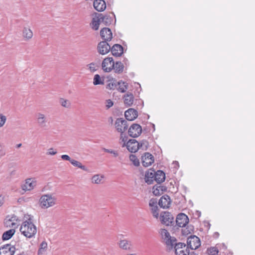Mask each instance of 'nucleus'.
<instances>
[{
    "label": "nucleus",
    "mask_w": 255,
    "mask_h": 255,
    "mask_svg": "<svg viewBox=\"0 0 255 255\" xmlns=\"http://www.w3.org/2000/svg\"><path fill=\"white\" fill-rule=\"evenodd\" d=\"M20 231L22 235L28 238L33 237L36 234L37 232L36 227L33 224L30 217L27 220L22 223Z\"/></svg>",
    "instance_id": "nucleus-1"
},
{
    "label": "nucleus",
    "mask_w": 255,
    "mask_h": 255,
    "mask_svg": "<svg viewBox=\"0 0 255 255\" xmlns=\"http://www.w3.org/2000/svg\"><path fill=\"white\" fill-rule=\"evenodd\" d=\"M56 202V198L50 194H44L39 199L40 205L42 209H47L54 206Z\"/></svg>",
    "instance_id": "nucleus-2"
},
{
    "label": "nucleus",
    "mask_w": 255,
    "mask_h": 255,
    "mask_svg": "<svg viewBox=\"0 0 255 255\" xmlns=\"http://www.w3.org/2000/svg\"><path fill=\"white\" fill-rule=\"evenodd\" d=\"M159 234L166 246L172 248L176 242V238L171 237L167 230L164 229H161L159 231Z\"/></svg>",
    "instance_id": "nucleus-3"
},
{
    "label": "nucleus",
    "mask_w": 255,
    "mask_h": 255,
    "mask_svg": "<svg viewBox=\"0 0 255 255\" xmlns=\"http://www.w3.org/2000/svg\"><path fill=\"white\" fill-rule=\"evenodd\" d=\"M160 219L162 224L166 226H173L174 217L168 212H163L160 214Z\"/></svg>",
    "instance_id": "nucleus-4"
},
{
    "label": "nucleus",
    "mask_w": 255,
    "mask_h": 255,
    "mask_svg": "<svg viewBox=\"0 0 255 255\" xmlns=\"http://www.w3.org/2000/svg\"><path fill=\"white\" fill-rule=\"evenodd\" d=\"M187 243V247H189L191 250L197 249L201 245L199 238L196 236H191L188 237Z\"/></svg>",
    "instance_id": "nucleus-5"
},
{
    "label": "nucleus",
    "mask_w": 255,
    "mask_h": 255,
    "mask_svg": "<svg viewBox=\"0 0 255 255\" xmlns=\"http://www.w3.org/2000/svg\"><path fill=\"white\" fill-rule=\"evenodd\" d=\"M175 253L176 255H187L189 250L185 244L181 243H176L174 245Z\"/></svg>",
    "instance_id": "nucleus-6"
},
{
    "label": "nucleus",
    "mask_w": 255,
    "mask_h": 255,
    "mask_svg": "<svg viewBox=\"0 0 255 255\" xmlns=\"http://www.w3.org/2000/svg\"><path fill=\"white\" fill-rule=\"evenodd\" d=\"M142 131L141 127L137 124H132L128 129V134L129 136L132 137H137L139 136Z\"/></svg>",
    "instance_id": "nucleus-7"
},
{
    "label": "nucleus",
    "mask_w": 255,
    "mask_h": 255,
    "mask_svg": "<svg viewBox=\"0 0 255 255\" xmlns=\"http://www.w3.org/2000/svg\"><path fill=\"white\" fill-rule=\"evenodd\" d=\"M115 126L117 130L122 134L127 129L128 125L127 121L119 118L117 119Z\"/></svg>",
    "instance_id": "nucleus-8"
},
{
    "label": "nucleus",
    "mask_w": 255,
    "mask_h": 255,
    "mask_svg": "<svg viewBox=\"0 0 255 255\" xmlns=\"http://www.w3.org/2000/svg\"><path fill=\"white\" fill-rule=\"evenodd\" d=\"M97 49L100 54L105 55L110 51L111 46L108 43L107 41L104 40L99 43Z\"/></svg>",
    "instance_id": "nucleus-9"
},
{
    "label": "nucleus",
    "mask_w": 255,
    "mask_h": 255,
    "mask_svg": "<svg viewBox=\"0 0 255 255\" xmlns=\"http://www.w3.org/2000/svg\"><path fill=\"white\" fill-rule=\"evenodd\" d=\"M126 145L128 150L132 153L136 152L139 149V143L134 139H129Z\"/></svg>",
    "instance_id": "nucleus-10"
},
{
    "label": "nucleus",
    "mask_w": 255,
    "mask_h": 255,
    "mask_svg": "<svg viewBox=\"0 0 255 255\" xmlns=\"http://www.w3.org/2000/svg\"><path fill=\"white\" fill-rule=\"evenodd\" d=\"M15 248L13 246L6 244L0 248V255H13Z\"/></svg>",
    "instance_id": "nucleus-11"
},
{
    "label": "nucleus",
    "mask_w": 255,
    "mask_h": 255,
    "mask_svg": "<svg viewBox=\"0 0 255 255\" xmlns=\"http://www.w3.org/2000/svg\"><path fill=\"white\" fill-rule=\"evenodd\" d=\"M189 222V219L184 213H180L177 216L176 223L179 227H184Z\"/></svg>",
    "instance_id": "nucleus-12"
},
{
    "label": "nucleus",
    "mask_w": 255,
    "mask_h": 255,
    "mask_svg": "<svg viewBox=\"0 0 255 255\" xmlns=\"http://www.w3.org/2000/svg\"><path fill=\"white\" fill-rule=\"evenodd\" d=\"M114 60L112 57H107L103 60L102 62V68L104 71L109 72L112 70V67L114 66Z\"/></svg>",
    "instance_id": "nucleus-13"
},
{
    "label": "nucleus",
    "mask_w": 255,
    "mask_h": 255,
    "mask_svg": "<svg viewBox=\"0 0 255 255\" xmlns=\"http://www.w3.org/2000/svg\"><path fill=\"white\" fill-rule=\"evenodd\" d=\"M142 164L144 167H148L151 165L154 162V157L153 155L148 153L146 152L141 157Z\"/></svg>",
    "instance_id": "nucleus-14"
},
{
    "label": "nucleus",
    "mask_w": 255,
    "mask_h": 255,
    "mask_svg": "<svg viewBox=\"0 0 255 255\" xmlns=\"http://www.w3.org/2000/svg\"><path fill=\"white\" fill-rule=\"evenodd\" d=\"M100 35L104 40L107 41H111L113 38L111 29L107 27L103 28L101 30Z\"/></svg>",
    "instance_id": "nucleus-15"
},
{
    "label": "nucleus",
    "mask_w": 255,
    "mask_h": 255,
    "mask_svg": "<svg viewBox=\"0 0 255 255\" xmlns=\"http://www.w3.org/2000/svg\"><path fill=\"white\" fill-rule=\"evenodd\" d=\"M171 204V199L170 197L167 195L162 196L159 199L158 202L159 206L162 208H168Z\"/></svg>",
    "instance_id": "nucleus-16"
},
{
    "label": "nucleus",
    "mask_w": 255,
    "mask_h": 255,
    "mask_svg": "<svg viewBox=\"0 0 255 255\" xmlns=\"http://www.w3.org/2000/svg\"><path fill=\"white\" fill-rule=\"evenodd\" d=\"M125 116L127 120L132 121L137 117L138 113L136 110L130 108L125 112Z\"/></svg>",
    "instance_id": "nucleus-17"
},
{
    "label": "nucleus",
    "mask_w": 255,
    "mask_h": 255,
    "mask_svg": "<svg viewBox=\"0 0 255 255\" xmlns=\"http://www.w3.org/2000/svg\"><path fill=\"white\" fill-rule=\"evenodd\" d=\"M37 124L41 128H44L46 126V123L48 121L47 118L45 115L41 113H38L36 115Z\"/></svg>",
    "instance_id": "nucleus-18"
},
{
    "label": "nucleus",
    "mask_w": 255,
    "mask_h": 255,
    "mask_svg": "<svg viewBox=\"0 0 255 255\" xmlns=\"http://www.w3.org/2000/svg\"><path fill=\"white\" fill-rule=\"evenodd\" d=\"M110 50L114 56L119 57L123 53V47L120 44H115L111 47Z\"/></svg>",
    "instance_id": "nucleus-19"
},
{
    "label": "nucleus",
    "mask_w": 255,
    "mask_h": 255,
    "mask_svg": "<svg viewBox=\"0 0 255 255\" xmlns=\"http://www.w3.org/2000/svg\"><path fill=\"white\" fill-rule=\"evenodd\" d=\"M93 5L95 9L98 11H103L106 7V2L104 0H95Z\"/></svg>",
    "instance_id": "nucleus-20"
},
{
    "label": "nucleus",
    "mask_w": 255,
    "mask_h": 255,
    "mask_svg": "<svg viewBox=\"0 0 255 255\" xmlns=\"http://www.w3.org/2000/svg\"><path fill=\"white\" fill-rule=\"evenodd\" d=\"M155 172L154 170H148L145 174V181L148 184L153 183L155 178Z\"/></svg>",
    "instance_id": "nucleus-21"
},
{
    "label": "nucleus",
    "mask_w": 255,
    "mask_h": 255,
    "mask_svg": "<svg viewBox=\"0 0 255 255\" xmlns=\"http://www.w3.org/2000/svg\"><path fill=\"white\" fill-rule=\"evenodd\" d=\"M105 176L103 174H95L91 179L92 183L95 184H101L104 182Z\"/></svg>",
    "instance_id": "nucleus-22"
},
{
    "label": "nucleus",
    "mask_w": 255,
    "mask_h": 255,
    "mask_svg": "<svg viewBox=\"0 0 255 255\" xmlns=\"http://www.w3.org/2000/svg\"><path fill=\"white\" fill-rule=\"evenodd\" d=\"M165 179V174L161 170H158L155 172L154 180L158 184L164 181Z\"/></svg>",
    "instance_id": "nucleus-23"
},
{
    "label": "nucleus",
    "mask_w": 255,
    "mask_h": 255,
    "mask_svg": "<svg viewBox=\"0 0 255 255\" xmlns=\"http://www.w3.org/2000/svg\"><path fill=\"white\" fill-rule=\"evenodd\" d=\"M165 187L160 185L159 184L154 185L152 188L153 194L155 196L161 195L164 191H165Z\"/></svg>",
    "instance_id": "nucleus-24"
},
{
    "label": "nucleus",
    "mask_w": 255,
    "mask_h": 255,
    "mask_svg": "<svg viewBox=\"0 0 255 255\" xmlns=\"http://www.w3.org/2000/svg\"><path fill=\"white\" fill-rule=\"evenodd\" d=\"M124 103L127 106H131L133 102L134 97L131 93H127L124 97Z\"/></svg>",
    "instance_id": "nucleus-25"
},
{
    "label": "nucleus",
    "mask_w": 255,
    "mask_h": 255,
    "mask_svg": "<svg viewBox=\"0 0 255 255\" xmlns=\"http://www.w3.org/2000/svg\"><path fill=\"white\" fill-rule=\"evenodd\" d=\"M99 17L101 21V23H103L106 25H109L111 24L113 18L110 15H103L102 14H99Z\"/></svg>",
    "instance_id": "nucleus-26"
},
{
    "label": "nucleus",
    "mask_w": 255,
    "mask_h": 255,
    "mask_svg": "<svg viewBox=\"0 0 255 255\" xmlns=\"http://www.w3.org/2000/svg\"><path fill=\"white\" fill-rule=\"evenodd\" d=\"M124 68V64L121 61H117L116 63L114 62L112 69H114L116 73H122L123 72Z\"/></svg>",
    "instance_id": "nucleus-27"
},
{
    "label": "nucleus",
    "mask_w": 255,
    "mask_h": 255,
    "mask_svg": "<svg viewBox=\"0 0 255 255\" xmlns=\"http://www.w3.org/2000/svg\"><path fill=\"white\" fill-rule=\"evenodd\" d=\"M131 243L127 240H121L119 243L120 248L125 250H128L131 249Z\"/></svg>",
    "instance_id": "nucleus-28"
},
{
    "label": "nucleus",
    "mask_w": 255,
    "mask_h": 255,
    "mask_svg": "<svg viewBox=\"0 0 255 255\" xmlns=\"http://www.w3.org/2000/svg\"><path fill=\"white\" fill-rule=\"evenodd\" d=\"M34 186V183L31 180V179H28L26 180V182L22 186V188L25 191H30L32 190Z\"/></svg>",
    "instance_id": "nucleus-29"
},
{
    "label": "nucleus",
    "mask_w": 255,
    "mask_h": 255,
    "mask_svg": "<svg viewBox=\"0 0 255 255\" xmlns=\"http://www.w3.org/2000/svg\"><path fill=\"white\" fill-rule=\"evenodd\" d=\"M15 231L14 229H10L3 233L2 236V239L3 241L10 239L14 234Z\"/></svg>",
    "instance_id": "nucleus-30"
},
{
    "label": "nucleus",
    "mask_w": 255,
    "mask_h": 255,
    "mask_svg": "<svg viewBox=\"0 0 255 255\" xmlns=\"http://www.w3.org/2000/svg\"><path fill=\"white\" fill-rule=\"evenodd\" d=\"M118 90L122 93H124L128 89V84L126 82L121 80L117 82Z\"/></svg>",
    "instance_id": "nucleus-31"
},
{
    "label": "nucleus",
    "mask_w": 255,
    "mask_h": 255,
    "mask_svg": "<svg viewBox=\"0 0 255 255\" xmlns=\"http://www.w3.org/2000/svg\"><path fill=\"white\" fill-rule=\"evenodd\" d=\"M101 23V21L99 16L93 18L92 21L91 23V26L94 30H97L98 29L99 25Z\"/></svg>",
    "instance_id": "nucleus-32"
},
{
    "label": "nucleus",
    "mask_w": 255,
    "mask_h": 255,
    "mask_svg": "<svg viewBox=\"0 0 255 255\" xmlns=\"http://www.w3.org/2000/svg\"><path fill=\"white\" fill-rule=\"evenodd\" d=\"M23 36L26 39L29 40L33 36V32L30 28L24 27L23 30Z\"/></svg>",
    "instance_id": "nucleus-33"
},
{
    "label": "nucleus",
    "mask_w": 255,
    "mask_h": 255,
    "mask_svg": "<svg viewBox=\"0 0 255 255\" xmlns=\"http://www.w3.org/2000/svg\"><path fill=\"white\" fill-rule=\"evenodd\" d=\"M71 163L74 166L77 167L84 171H88V168L84 165H83L82 163L76 160L73 159L71 161Z\"/></svg>",
    "instance_id": "nucleus-34"
},
{
    "label": "nucleus",
    "mask_w": 255,
    "mask_h": 255,
    "mask_svg": "<svg viewBox=\"0 0 255 255\" xmlns=\"http://www.w3.org/2000/svg\"><path fill=\"white\" fill-rule=\"evenodd\" d=\"M207 253L208 255H217L219 253V250L216 247H212L208 248Z\"/></svg>",
    "instance_id": "nucleus-35"
},
{
    "label": "nucleus",
    "mask_w": 255,
    "mask_h": 255,
    "mask_svg": "<svg viewBox=\"0 0 255 255\" xmlns=\"http://www.w3.org/2000/svg\"><path fill=\"white\" fill-rule=\"evenodd\" d=\"M93 84L94 85L104 84L103 80H102L99 74H96L94 76L93 79Z\"/></svg>",
    "instance_id": "nucleus-36"
},
{
    "label": "nucleus",
    "mask_w": 255,
    "mask_h": 255,
    "mask_svg": "<svg viewBox=\"0 0 255 255\" xmlns=\"http://www.w3.org/2000/svg\"><path fill=\"white\" fill-rule=\"evenodd\" d=\"M59 102H60V104H61V105L63 107H65L66 108H69L70 107L71 103L67 100H65L63 98H61L59 100Z\"/></svg>",
    "instance_id": "nucleus-37"
},
{
    "label": "nucleus",
    "mask_w": 255,
    "mask_h": 255,
    "mask_svg": "<svg viewBox=\"0 0 255 255\" xmlns=\"http://www.w3.org/2000/svg\"><path fill=\"white\" fill-rule=\"evenodd\" d=\"M129 159L130 161H131L133 163V164L136 166H137L139 165V162L138 159L137 158L135 155L133 154H131L129 156Z\"/></svg>",
    "instance_id": "nucleus-38"
},
{
    "label": "nucleus",
    "mask_w": 255,
    "mask_h": 255,
    "mask_svg": "<svg viewBox=\"0 0 255 255\" xmlns=\"http://www.w3.org/2000/svg\"><path fill=\"white\" fill-rule=\"evenodd\" d=\"M47 248V244L45 241H43L40 245V248L38 250V254L42 253Z\"/></svg>",
    "instance_id": "nucleus-39"
},
{
    "label": "nucleus",
    "mask_w": 255,
    "mask_h": 255,
    "mask_svg": "<svg viewBox=\"0 0 255 255\" xmlns=\"http://www.w3.org/2000/svg\"><path fill=\"white\" fill-rule=\"evenodd\" d=\"M139 143V148L146 150L148 146V142L146 140H142Z\"/></svg>",
    "instance_id": "nucleus-40"
},
{
    "label": "nucleus",
    "mask_w": 255,
    "mask_h": 255,
    "mask_svg": "<svg viewBox=\"0 0 255 255\" xmlns=\"http://www.w3.org/2000/svg\"><path fill=\"white\" fill-rule=\"evenodd\" d=\"M151 211L154 217L157 219L159 217L158 207H153L151 208Z\"/></svg>",
    "instance_id": "nucleus-41"
},
{
    "label": "nucleus",
    "mask_w": 255,
    "mask_h": 255,
    "mask_svg": "<svg viewBox=\"0 0 255 255\" xmlns=\"http://www.w3.org/2000/svg\"><path fill=\"white\" fill-rule=\"evenodd\" d=\"M107 88L110 90H114L117 88V83L116 82H110L107 86Z\"/></svg>",
    "instance_id": "nucleus-42"
},
{
    "label": "nucleus",
    "mask_w": 255,
    "mask_h": 255,
    "mask_svg": "<svg viewBox=\"0 0 255 255\" xmlns=\"http://www.w3.org/2000/svg\"><path fill=\"white\" fill-rule=\"evenodd\" d=\"M6 120V117L2 114H0V127H2L4 125Z\"/></svg>",
    "instance_id": "nucleus-43"
},
{
    "label": "nucleus",
    "mask_w": 255,
    "mask_h": 255,
    "mask_svg": "<svg viewBox=\"0 0 255 255\" xmlns=\"http://www.w3.org/2000/svg\"><path fill=\"white\" fill-rule=\"evenodd\" d=\"M87 67L91 72H95L97 70L96 64L94 63H91L87 65Z\"/></svg>",
    "instance_id": "nucleus-44"
},
{
    "label": "nucleus",
    "mask_w": 255,
    "mask_h": 255,
    "mask_svg": "<svg viewBox=\"0 0 255 255\" xmlns=\"http://www.w3.org/2000/svg\"><path fill=\"white\" fill-rule=\"evenodd\" d=\"M103 150L105 151L106 152H108V153H110L113 154L114 156L115 157H116L118 156V153L117 152V151H115L114 150L109 149H107V148H103Z\"/></svg>",
    "instance_id": "nucleus-45"
},
{
    "label": "nucleus",
    "mask_w": 255,
    "mask_h": 255,
    "mask_svg": "<svg viewBox=\"0 0 255 255\" xmlns=\"http://www.w3.org/2000/svg\"><path fill=\"white\" fill-rule=\"evenodd\" d=\"M149 206L151 207V208L153 207H158L157 206V201L155 199H151L149 201Z\"/></svg>",
    "instance_id": "nucleus-46"
},
{
    "label": "nucleus",
    "mask_w": 255,
    "mask_h": 255,
    "mask_svg": "<svg viewBox=\"0 0 255 255\" xmlns=\"http://www.w3.org/2000/svg\"><path fill=\"white\" fill-rule=\"evenodd\" d=\"M113 105L114 103L111 100L108 99L106 101V107L107 109L112 107L113 106Z\"/></svg>",
    "instance_id": "nucleus-47"
},
{
    "label": "nucleus",
    "mask_w": 255,
    "mask_h": 255,
    "mask_svg": "<svg viewBox=\"0 0 255 255\" xmlns=\"http://www.w3.org/2000/svg\"><path fill=\"white\" fill-rule=\"evenodd\" d=\"M57 153V151L53 148L48 149L46 154L47 155H54Z\"/></svg>",
    "instance_id": "nucleus-48"
},
{
    "label": "nucleus",
    "mask_w": 255,
    "mask_h": 255,
    "mask_svg": "<svg viewBox=\"0 0 255 255\" xmlns=\"http://www.w3.org/2000/svg\"><path fill=\"white\" fill-rule=\"evenodd\" d=\"M61 157L63 160H67L70 161V162L72 160V159H71L69 155L66 154L62 155Z\"/></svg>",
    "instance_id": "nucleus-49"
},
{
    "label": "nucleus",
    "mask_w": 255,
    "mask_h": 255,
    "mask_svg": "<svg viewBox=\"0 0 255 255\" xmlns=\"http://www.w3.org/2000/svg\"><path fill=\"white\" fill-rule=\"evenodd\" d=\"M15 217H12L10 219L7 220L5 224L7 227H11V223L12 221H14Z\"/></svg>",
    "instance_id": "nucleus-50"
},
{
    "label": "nucleus",
    "mask_w": 255,
    "mask_h": 255,
    "mask_svg": "<svg viewBox=\"0 0 255 255\" xmlns=\"http://www.w3.org/2000/svg\"><path fill=\"white\" fill-rule=\"evenodd\" d=\"M187 255H198L197 254L195 253L193 250H192L191 252H190V251H189V254H187Z\"/></svg>",
    "instance_id": "nucleus-51"
},
{
    "label": "nucleus",
    "mask_w": 255,
    "mask_h": 255,
    "mask_svg": "<svg viewBox=\"0 0 255 255\" xmlns=\"http://www.w3.org/2000/svg\"><path fill=\"white\" fill-rule=\"evenodd\" d=\"M3 198L0 196V206L3 204Z\"/></svg>",
    "instance_id": "nucleus-52"
},
{
    "label": "nucleus",
    "mask_w": 255,
    "mask_h": 255,
    "mask_svg": "<svg viewBox=\"0 0 255 255\" xmlns=\"http://www.w3.org/2000/svg\"><path fill=\"white\" fill-rule=\"evenodd\" d=\"M16 226V224L14 222H13V221H12L11 222V227H15Z\"/></svg>",
    "instance_id": "nucleus-53"
},
{
    "label": "nucleus",
    "mask_w": 255,
    "mask_h": 255,
    "mask_svg": "<svg viewBox=\"0 0 255 255\" xmlns=\"http://www.w3.org/2000/svg\"><path fill=\"white\" fill-rule=\"evenodd\" d=\"M22 145V144L21 143H19V144H17L16 145V147L18 148L19 147H20Z\"/></svg>",
    "instance_id": "nucleus-54"
},
{
    "label": "nucleus",
    "mask_w": 255,
    "mask_h": 255,
    "mask_svg": "<svg viewBox=\"0 0 255 255\" xmlns=\"http://www.w3.org/2000/svg\"><path fill=\"white\" fill-rule=\"evenodd\" d=\"M182 232L184 234H188V232H189L190 233V232L188 230L186 231V230H183Z\"/></svg>",
    "instance_id": "nucleus-55"
},
{
    "label": "nucleus",
    "mask_w": 255,
    "mask_h": 255,
    "mask_svg": "<svg viewBox=\"0 0 255 255\" xmlns=\"http://www.w3.org/2000/svg\"><path fill=\"white\" fill-rule=\"evenodd\" d=\"M219 234L218 233L216 232L215 233V236H216L217 237L219 236Z\"/></svg>",
    "instance_id": "nucleus-56"
},
{
    "label": "nucleus",
    "mask_w": 255,
    "mask_h": 255,
    "mask_svg": "<svg viewBox=\"0 0 255 255\" xmlns=\"http://www.w3.org/2000/svg\"><path fill=\"white\" fill-rule=\"evenodd\" d=\"M127 61H128V60H127V59H124V62L125 64H126V65H127Z\"/></svg>",
    "instance_id": "nucleus-57"
},
{
    "label": "nucleus",
    "mask_w": 255,
    "mask_h": 255,
    "mask_svg": "<svg viewBox=\"0 0 255 255\" xmlns=\"http://www.w3.org/2000/svg\"><path fill=\"white\" fill-rule=\"evenodd\" d=\"M152 126L153 128V131H154L155 130V125L154 124H152Z\"/></svg>",
    "instance_id": "nucleus-58"
},
{
    "label": "nucleus",
    "mask_w": 255,
    "mask_h": 255,
    "mask_svg": "<svg viewBox=\"0 0 255 255\" xmlns=\"http://www.w3.org/2000/svg\"><path fill=\"white\" fill-rule=\"evenodd\" d=\"M173 163H175L178 165V162L177 161H175Z\"/></svg>",
    "instance_id": "nucleus-59"
},
{
    "label": "nucleus",
    "mask_w": 255,
    "mask_h": 255,
    "mask_svg": "<svg viewBox=\"0 0 255 255\" xmlns=\"http://www.w3.org/2000/svg\"><path fill=\"white\" fill-rule=\"evenodd\" d=\"M127 255H136L135 254H128Z\"/></svg>",
    "instance_id": "nucleus-60"
}]
</instances>
